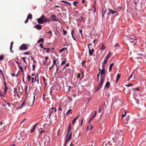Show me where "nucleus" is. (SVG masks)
<instances>
[{
	"mask_svg": "<svg viewBox=\"0 0 146 146\" xmlns=\"http://www.w3.org/2000/svg\"><path fill=\"white\" fill-rule=\"evenodd\" d=\"M31 78V77L30 76V75H29L27 77V79L28 80V81L29 82L30 81V80Z\"/></svg>",
	"mask_w": 146,
	"mask_h": 146,
	"instance_id": "c9c22d12",
	"label": "nucleus"
},
{
	"mask_svg": "<svg viewBox=\"0 0 146 146\" xmlns=\"http://www.w3.org/2000/svg\"><path fill=\"white\" fill-rule=\"evenodd\" d=\"M24 54H26V55H28V54H30V53H29V52H25L24 53Z\"/></svg>",
	"mask_w": 146,
	"mask_h": 146,
	"instance_id": "13d9d810",
	"label": "nucleus"
},
{
	"mask_svg": "<svg viewBox=\"0 0 146 146\" xmlns=\"http://www.w3.org/2000/svg\"><path fill=\"white\" fill-rule=\"evenodd\" d=\"M72 110L71 109H69L67 112L66 114V115H67L69 114H71L72 113Z\"/></svg>",
	"mask_w": 146,
	"mask_h": 146,
	"instance_id": "412c9836",
	"label": "nucleus"
},
{
	"mask_svg": "<svg viewBox=\"0 0 146 146\" xmlns=\"http://www.w3.org/2000/svg\"><path fill=\"white\" fill-rule=\"evenodd\" d=\"M36 77H35V78L34 77L32 78V83H33L34 82H35L36 81Z\"/></svg>",
	"mask_w": 146,
	"mask_h": 146,
	"instance_id": "473e14b6",
	"label": "nucleus"
},
{
	"mask_svg": "<svg viewBox=\"0 0 146 146\" xmlns=\"http://www.w3.org/2000/svg\"><path fill=\"white\" fill-rule=\"evenodd\" d=\"M44 42L43 38H41L40 40H39L38 41V42Z\"/></svg>",
	"mask_w": 146,
	"mask_h": 146,
	"instance_id": "2f4dec72",
	"label": "nucleus"
},
{
	"mask_svg": "<svg viewBox=\"0 0 146 146\" xmlns=\"http://www.w3.org/2000/svg\"><path fill=\"white\" fill-rule=\"evenodd\" d=\"M137 39V38L134 36H131L128 38V40L131 42H133L135 40Z\"/></svg>",
	"mask_w": 146,
	"mask_h": 146,
	"instance_id": "423d86ee",
	"label": "nucleus"
},
{
	"mask_svg": "<svg viewBox=\"0 0 146 146\" xmlns=\"http://www.w3.org/2000/svg\"><path fill=\"white\" fill-rule=\"evenodd\" d=\"M61 2H63L65 3H68L70 5V3H69L66 1L62 0V1H61Z\"/></svg>",
	"mask_w": 146,
	"mask_h": 146,
	"instance_id": "72a5a7b5",
	"label": "nucleus"
},
{
	"mask_svg": "<svg viewBox=\"0 0 146 146\" xmlns=\"http://www.w3.org/2000/svg\"><path fill=\"white\" fill-rule=\"evenodd\" d=\"M0 73L2 75L3 74V73L2 70H0Z\"/></svg>",
	"mask_w": 146,
	"mask_h": 146,
	"instance_id": "774afa93",
	"label": "nucleus"
},
{
	"mask_svg": "<svg viewBox=\"0 0 146 146\" xmlns=\"http://www.w3.org/2000/svg\"><path fill=\"white\" fill-rule=\"evenodd\" d=\"M133 85V84H127V85H126V86L127 87H129L131 86H132Z\"/></svg>",
	"mask_w": 146,
	"mask_h": 146,
	"instance_id": "5fc2aeb1",
	"label": "nucleus"
},
{
	"mask_svg": "<svg viewBox=\"0 0 146 146\" xmlns=\"http://www.w3.org/2000/svg\"><path fill=\"white\" fill-rule=\"evenodd\" d=\"M97 113V111H94V112L92 114V118L91 119H93L94 118L96 114Z\"/></svg>",
	"mask_w": 146,
	"mask_h": 146,
	"instance_id": "4468645a",
	"label": "nucleus"
},
{
	"mask_svg": "<svg viewBox=\"0 0 146 146\" xmlns=\"http://www.w3.org/2000/svg\"><path fill=\"white\" fill-rule=\"evenodd\" d=\"M86 62V60H85L84 61H83V62H82V66H84V64H85V62Z\"/></svg>",
	"mask_w": 146,
	"mask_h": 146,
	"instance_id": "4d7b16f0",
	"label": "nucleus"
},
{
	"mask_svg": "<svg viewBox=\"0 0 146 146\" xmlns=\"http://www.w3.org/2000/svg\"><path fill=\"white\" fill-rule=\"evenodd\" d=\"M107 62L106 61L104 60V62L102 63V67H105V64H106Z\"/></svg>",
	"mask_w": 146,
	"mask_h": 146,
	"instance_id": "a878e982",
	"label": "nucleus"
},
{
	"mask_svg": "<svg viewBox=\"0 0 146 146\" xmlns=\"http://www.w3.org/2000/svg\"><path fill=\"white\" fill-rule=\"evenodd\" d=\"M104 106L103 104L101 105L100 106L99 110H98V112L100 113L103 110L104 108Z\"/></svg>",
	"mask_w": 146,
	"mask_h": 146,
	"instance_id": "9b49d317",
	"label": "nucleus"
},
{
	"mask_svg": "<svg viewBox=\"0 0 146 146\" xmlns=\"http://www.w3.org/2000/svg\"><path fill=\"white\" fill-rule=\"evenodd\" d=\"M36 28L38 30H40L42 28L41 26L39 24L36 25Z\"/></svg>",
	"mask_w": 146,
	"mask_h": 146,
	"instance_id": "dca6fc26",
	"label": "nucleus"
},
{
	"mask_svg": "<svg viewBox=\"0 0 146 146\" xmlns=\"http://www.w3.org/2000/svg\"><path fill=\"white\" fill-rule=\"evenodd\" d=\"M30 102V101L29 100L27 99V106H31V104Z\"/></svg>",
	"mask_w": 146,
	"mask_h": 146,
	"instance_id": "b1692460",
	"label": "nucleus"
},
{
	"mask_svg": "<svg viewBox=\"0 0 146 146\" xmlns=\"http://www.w3.org/2000/svg\"><path fill=\"white\" fill-rule=\"evenodd\" d=\"M124 114H123L122 115V117H123L125 116L126 113H127V110H124Z\"/></svg>",
	"mask_w": 146,
	"mask_h": 146,
	"instance_id": "7c9ffc66",
	"label": "nucleus"
},
{
	"mask_svg": "<svg viewBox=\"0 0 146 146\" xmlns=\"http://www.w3.org/2000/svg\"><path fill=\"white\" fill-rule=\"evenodd\" d=\"M102 47H101L100 49V50H103L106 48L105 46H104L103 43L102 44Z\"/></svg>",
	"mask_w": 146,
	"mask_h": 146,
	"instance_id": "393cba45",
	"label": "nucleus"
},
{
	"mask_svg": "<svg viewBox=\"0 0 146 146\" xmlns=\"http://www.w3.org/2000/svg\"><path fill=\"white\" fill-rule=\"evenodd\" d=\"M27 46L25 44H22L20 47L19 50H25L27 49Z\"/></svg>",
	"mask_w": 146,
	"mask_h": 146,
	"instance_id": "0eeeda50",
	"label": "nucleus"
},
{
	"mask_svg": "<svg viewBox=\"0 0 146 146\" xmlns=\"http://www.w3.org/2000/svg\"><path fill=\"white\" fill-rule=\"evenodd\" d=\"M74 33V30H72L71 31V34L72 35H73Z\"/></svg>",
	"mask_w": 146,
	"mask_h": 146,
	"instance_id": "8fccbe9b",
	"label": "nucleus"
},
{
	"mask_svg": "<svg viewBox=\"0 0 146 146\" xmlns=\"http://www.w3.org/2000/svg\"><path fill=\"white\" fill-rule=\"evenodd\" d=\"M102 70L101 69H100V73L101 74V77L103 74H105V67H102Z\"/></svg>",
	"mask_w": 146,
	"mask_h": 146,
	"instance_id": "1a4fd4ad",
	"label": "nucleus"
},
{
	"mask_svg": "<svg viewBox=\"0 0 146 146\" xmlns=\"http://www.w3.org/2000/svg\"><path fill=\"white\" fill-rule=\"evenodd\" d=\"M37 84L36 85V89L35 90V93H38L41 91V83L40 81H39L38 80V79L36 80Z\"/></svg>",
	"mask_w": 146,
	"mask_h": 146,
	"instance_id": "f257e3e1",
	"label": "nucleus"
},
{
	"mask_svg": "<svg viewBox=\"0 0 146 146\" xmlns=\"http://www.w3.org/2000/svg\"><path fill=\"white\" fill-rule=\"evenodd\" d=\"M77 3H78V2L77 1H75L73 2V4L75 6L77 7V5H76V4Z\"/></svg>",
	"mask_w": 146,
	"mask_h": 146,
	"instance_id": "c03bdc74",
	"label": "nucleus"
},
{
	"mask_svg": "<svg viewBox=\"0 0 146 146\" xmlns=\"http://www.w3.org/2000/svg\"><path fill=\"white\" fill-rule=\"evenodd\" d=\"M24 105V104H23V103L19 107V108L21 109L22 108V107Z\"/></svg>",
	"mask_w": 146,
	"mask_h": 146,
	"instance_id": "09e8293b",
	"label": "nucleus"
},
{
	"mask_svg": "<svg viewBox=\"0 0 146 146\" xmlns=\"http://www.w3.org/2000/svg\"><path fill=\"white\" fill-rule=\"evenodd\" d=\"M18 67L21 70V71L22 72H23V68L22 66H20L19 65H18Z\"/></svg>",
	"mask_w": 146,
	"mask_h": 146,
	"instance_id": "e433bc0d",
	"label": "nucleus"
},
{
	"mask_svg": "<svg viewBox=\"0 0 146 146\" xmlns=\"http://www.w3.org/2000/svg\"><path fill=\"white\" fill-rule=\"evenodd\" d=\"M64 34L65 35H66L67 31H65L64 30H63Z\"/></svg>",
	"mask_w": 146,
	"mask_h": 146,
	"instance_id": "603ef678",
	"label": "nucleus"
},
{
	"mask_svg": "<svg viewBox=\"0 0 146 146\" xmlns=\"http://www.w3.org/2000/svg\"><path fill=\"white\" fill-rule=\"evenodd\" d=\"M28 20H29V19L28 18H27L26 20L25 21V23H27L28 22Z\"/></svg>",
	"mask_w": 146,
	"mask_h": 146,
	"instance_id": "680f3d73",
	"label": "nucleus"
},
{
	"mask_svg": "<svg viewBox=\"0 0 146 146\" xmlns=\"http://www.w3.org/2000/svg\"><path fill=\"white\" fill-rule=\"evenodd\" d=\"M65 49L67 50V48H62V49L60 50V52H62Z\"/></svg>",
	"mask_w": 146,
	"mask_h": 146,
	"instance_id": "de8ad7c7",
	"label": "nucleus"
},
{
	"mask_svg": "<svg viewBox=\"0 0 146 146\" xmlns=\"http://www.w3.org/2000/svg\"><path fill=\"white\" fill-rule=\"evenodd\" d=\"M50 21V20L49 18V19H46L45 18V19H44V23L47 22H49Z\"/></svg>",
	"mask_w": 146,
	"mask_h": 146,
	"instance_id": "c85d7f7f",
	"label": "nucleus"
},
{
	"mask_svg": "<svg viewBox=\"0 0 146 146\" xmlns=\"http://www.w3.org/2000/svg\"><path fill=\"white\" fill-rule=\"evenodd\" d=\"M44 19H45V17L43 15H42L41 17L37 19V21L38 23L43 24L44 23Z\"/></svg>",
	"mask_w": 146,
	"mask_h": 146,
	"instance_id": "f03ea898",
	"label": "nucleus"
},
{
	"mask_svg": "<svg viewBox=\"0 0 146 146\" xmlns=\"http://www.w3.org/2000/svg\"><path fill=\"white\" fill-rule=\"evenodd\" d=\"M108 10H109V11L110 12V13L111 14H114L115 13H117V12L115 11H113L110 9H109Z\"/></svg>",
	"mask_w": 146,
	"mask_h": 146,
	"instance_id": "f3484780",
	"label": "nucleus"
},
{
	"mask_svg": "<svg viewBox=\"0 0 146 146\" xmlns=\"http://www.w3.org/2000/svg\"><path fill=\"white\" fill-rule=\"evenodd\" d=\"M49 18L50 21H56L58 20V19L56 18V15H52L50 16Z\"/></svg>",
	"mask_w": 146,
	"mask_h": 146,
	"instance_id": "20e7f679",
	"label": "nucleus"
},
{
	"mask_svg": "<svg viewBox=\"0 0 146 146\" xmlns=\"http://www.w3.org/2000/svg\"><path fill=\"white\" fill-rule=\"evenodd\" d=\"M110 83L109 82H107L106 83V84L105 86V87H106L107 88H108L110 86Z\"/></svg>",
	"mask_w": 146,
	"mask_h": 146,
	"instance_id": "cd10ccee",
	"label": "nucleus"
},
{
	"mask_svg": "<svg viewBox=\"0 0 146 146\" xmlns=\"http://www.w3.org/2000/svg\"><path fill=\"white\" fill-rule=\"evenodd\" d=\"M56 117V113H53V112L50 113L49 117V118H51L52 119H54Z\"/></svg>",
	"mask_w": 146,
	"mask_h": 146,
	"instance_id": "6e6552de",
	"label": "nucleus"
},
{
	"mask_svg": "<svg viewBox=\"0 0 146 146\" xmlns=\"http://www.w3.org/2000/svg\"><path fill=\"white\" fill-rule=\"evenodd\" d=\"M114 65L113 63H111L109 66V70L110 72H111V71L112 66Z\"/></svg>",
	"mask_w": 146,
	"mask_h": 146,
	"instance_id": "aec40b11",
	"label": "nucleus"
},
{
	"mask_svg": "<svg viewBox=\"0 0 146 146\" xmlns=\"http://www.w3.org/2000/svg\"><path fill=\"white\" fill-rule=\"evenodd\" d=\"M23 103V104H24L25 106H27V99L25 100Z\"/></svg>",
	"mask_w": 146,
	"mask_h": 146,
	"instance_id": "4c0bfd02",
	"label": "nucleus"
},
{
	"mask_svg": "<svg viewBox=\"0 0 146 146\" xmlns=\"http://www.w3.org/2000/svg\"><path fill=\"white\" fill-rule=\"evenodd\" d=\"M71 125H70L69 126V127L68 130V135L70 131L71 130Z\"/></svg>",
	"mask_w": 146,
	"mask_h": 146,
	"instance_id": "c756f323",
	"label": "nucleus"
},
{
	"mask_svg": "<svg viewBox=\"0 0 146 146\" xmlns=\"http://www.w3.org/2000/svg\"><path fill=\"white\" fill-rule=\"evenodd\" d=\"M37 124V123L36 124L34 125V126H33V127L32 129L30 130V131L31 133H32L33 132H34V130L36 128V126Z\"/></svg>",
	"mask_w": 146,
	"mask_h": 146,
	"instance_id": "2eb2a0df",
	"label": "nucleus"
},
{
	"mask_svg": "<svg viewBox=\"0 0 146 146\" xmlns=\"http://www.w3.org/2000/svg\"><path fill=\"white\" fill-rule=\"evenodd\" d=\"M103 84H102V83H99V86H100V88H101Z\"/></svg>",
	"mask_w": 146,
	"mask_h": 146,
	"instance_id": "864d4df0",
	"label": "nucleus"
},
{
	"mask_svg": "<svg viewBox=\"0 0 146 146\" xmlns=\"http://www.w3.org/2000/svg\"><path fill=\"white\" fill-rule=\"evenodd\" d=\"M100 88V86H98V88H96L95 90L96 92H97L98 91L99 89Z\"/></svg>",
	"mask_w": 146,
	"mask_h": 146,
	"instance_id": "6e6d98bb",
	"label": "nucleus"
},
{
	"mask_svg": "<svg viewBox=\"0 0 146 146\" xmlns=\"http://www.w3.org/2000/svg\"><path fill=\"white\" fill-rule=\"evenodd\" d=\"M4 85L5 86V88H8V87H7V84H6V82L5 81H4Z\"/></svg>",
	"mask_w": 146,
	"mask_h": 146,
	"instance_id": "79ce46f5",
	"label": "nucleus"
},
{
	"mask_svg": "<svg viewBox=\"0 0 146 146\" xmlns=\"http://www.w3.org/2000/svg\"><path fill=\"white\" fill-rule=\"evenodd\" d=\"M80 34H81V35H82V30L81 29H80Z\"/></svg>",
	"mask_w": 146,
	"mask_h": 146,
	"instance_id": "338daca9",
	"label": "nucleus"
},
{
	"mask_svg": "<svg viewBox=\"0 0 146 146\" xmlns=\"http://www.w3.org/2000/svg\"><path fill=\"white\" fill-rule=\"evenodd\" d=\"M3 123L2 122H0V125H1V127H0V129L1 128V129H3L4 127V125H2Z\"/></svg>",
	"mask_w": 146,
	"mask_h": 146,
	"instance_id": "f704fd0d",
	"label": "nucleus"
},
{
	"mask_svg": "<svg viewBox=\"0 0 146 146\" xmlns=\"http://www.w3.org/2000/svg\"><path fill=\"white\" fill-rule=\"evenodd\" d=\"M43 44L42 43H41L39 45H40V47L42 48H43Z\"/></svg>",
	"mask_w": 146,
	"mask_h": 146,
	"instance_id": "bf43d9fd",
	"label": "nucleus"
},
{
	"mask_svg": "<svg viewBox=\"0 0 146 146\" xmlns=\"http://www.w3.org/2000/svg\"><path fill=\"white\" fill-rule=\"evenodd\" d=\"M121 76V75L119 74H118L117 76V80H116V83H117L118 82L119 80V79L120 77Z\"/></svg>",
	"mask_w": 146,
	"mask_h": 146,
	"instance_id": "a211bd4d",
	"label": "nucleus"
},
{
	"mask_svg": "<svg viewBox=\"0 0 146 146\" xmlns=\"http://www.w3.org/2000/svg\"><path fill=\"white\" fill-rule=\"evenodd\" d=\"M72 135V133L71 132L69 133L68 135V133H67V136L66 139L64 144V146H66L67 143L68 142L69 140L71 139Z\"/></svg>",
	"mask_w": 146,
	"mask_h": 146,
	"instance_id": "7ed1b4c3",
	"label": "nucleus"
},
{
	"mask_svg": "<svg viewBox=\"0 0 146 146\" xmlns=\"http://www.w3.org/2000/svg\"><path fill=\"white\" fill-rule=\"evenodd\" d=\"M111 54V52H108V54L107 55L106 57L108 59L110 57Z\"/></svg>",
	"mask_w": 146,
	"mask_h": 146,
	"instance_id": "5701e85b",
	"label": "nucleus"
},
{
	"mask_svg": "<svg viewBox=\"0 0 146 146\" xmlns=\"http://www.w3.org/2000/svg\"><path fill=\"white\" fill-rule=\"evenodd\" d=\"M119 46V44H115V45L114 46L115 47H117Z\"/></svg>",
	"mask_w": 146,
	"mask_h": 146,
	"instance_id": "69168bd1",
	"label": "nucleus"
},
{
	"mask_svg": "<svg viewBox=\"0 0 146 146\" xmlns=\"http://www.w3.org/2000/svg\"><path fill=\"white\" fill-rule=\"evenodd\" d=\"M56 108L52 107L49 110V111L50 113L53 112V113H56L55 112L56 111Z\"/></svg>",
	"mask_w": 146,
	"mask_h": 146,
	"instance_id": "9d476101",
	"label": "nucleus"
},
{
	"mask_svg": "<svg viewBox=\"0 0 146 146\" xmlns=\"http://www.w3.org/2000/svg\"><path fill=\"white\" fill-rule=\"evenodd\" d=\"M76 119H74L73 120L72 122V123H73V124H74V123L75 122Z\"/></svg>",
	"mask_w": 146,
	"mask_h": 146,
	"instance_id": "052dcab7",
	"label": "nucleus"
},
{
	"mask_svg": "<svg viewBox=\"0 0 146 146\" xmlns=\"http://www.w3.org/2000/svg\"><path fill=\"white\" fill-rule=\"evenodd\" d=\"M83 20V18L82 16H80L79 19H78V21L79 22H81L82 20Z\"/></svg>",
	"mask_w": 146,
	"mask_h": 146,
	"instance_id": "58836bf2",
	"label": "nucleus"
},
{
	"mask_svg": "<svg viewBox=\"0 0 146 146\" xmlns=\"http://www.w3.org/2000/svg\"><path fill=\"white\" fill-rule=\"evenodd\" d=\"M105 75H104L103 76H101V81L100 83L103 84L105 80Z\"/></svg>",
	"mask_w": 146,
	"mask_h": 146,
	"instance_id": "f8f14e48",
	"label": "nucleus"
},
{
	"mask_svg": "<svg viewBox=\"0 0 146 146\" xmlns=\"http://www.w3.org/2000/svg\"><path fill=\"white\" fill-rule=\"evenodd\" d=\"M88 49L90 55V56H92V55L93 53L94 52V50L92 49V50H90V47L89 46Z\"/></svg>",
	"mask_w": 146,
	"mask_h": 146,
	"instance_id": "ddd939ff",
	"label": "nucleus"
},
{
	"mask_svg": "<svg viewBox=\"0 0 146 146\" xmlns=\"http://www.w3.org/2000/svg\"><path fill=\"white\" fill-rule=\"evenodd\" d=\"M0 96L1 97H5V95H3L1 93V91L0 90Z\"/></svg>",
	"mask_w": 146,
	"mask_h": 146,
	"instance_id": "a19ab883",
	"label": "nucleus"
},
{
	"mask_svg": "<svg viewBox=\"0 0 146 146\" xmlns=\"http://www.w3.org/2000/svg\"><path fill=\"white\" fill-rule=\"evenodd\" d=\"M62 106L61 104H60V105L58 107V110H59L60 111H62Z\"/></svg>",
	"mask_w": 146,
	"mask_h": 146,
	"instance_id": "ea45409f",
	"label": "nucleus"
},
{
	"mask_svg": "<svg viewBox=\"0 0 146 146\" xmlns=\"http://www.w3.org/2000/svg\"><path fill=\"white\" fill-rule=\"evenodd\" d=\"M27 18L30 19H32V14L30 13L27 16Z\"/></svg>",
	"mask_w": 146,
	"mask_h": 146,
	"instance_id": "4be33fe9",
	"label": "nucleus"
},
{
	"mask_svg": "<svg viewBox=\"0 0 146 146\" xmlns=\"http://www.w3.org/2000/svg\"><path fill=\"white\" fill-rule=\"evenodd\" d=\"M66 62V59H65L64 61H63L62 62V63H61V65H62L63 64H64Z\"/></svg>",
	"mask_w": 146,
	"mask_h": 146,
	"instance_id": "a18cd8bd",
	"label": "nucleus"
},
{
	"mask_svg": "<svg viewBox=\"0 0 146 146\" xmlns=\"http://www.w3.org/2000/svg\"><path fill=\"white\" fill-rule=\"evenodd\" d=\"M135 131L133 130H132L131 132V135L132 136H133V137L135 136Z\"/></svg>",
	"mask_w": 146,
	"mask_h": 146,
	"instance_id": "bb28decb",
	"label": "nucleus"
},
{
	"mask_svg": "<svg viewBox=\"0 0 146 146\" xmlns=\"http://www.w3.org/2000/svg\"><path fill=\"white\" fill-rule=\"evenodd\" d=\"M92 119H90L89 121H88V123L89 124L87 126L86 128L87 130H91L93 128V126L92 125L91 123H90V122L91 121Z\"/></svg>",
	"mask_w": 146,
	"mask_h": 146,
	"instance_id": "39448f33",
	"label": "nucleus"
},
{
	"mask_svg": "<svg viewBox=\"0 0 146 146\" xmlns=\"http://www.w3.org/2000/svg\"><path fill=\"white\" fill-rule=\"evenodd\" d=\"M22 59L23 60V61L25 62V63H26V59L25 57H23L22 58Z\"/></svg>",
	"mask_w": 146,
	"mask_h": 146,
	"instance_id": "3c124183",
	"label": "nucleus"
},
{
	"mask_svg": "<svg viewBox=\"0 0 146 146\" xmlns=\"http://www.w3.org/2000/svg\"><path fill=\"white\" fill-rule=\"evenodd\" d=\"M13 42H11V45H10V51L11 52H13V51L12 50V48H13Z\"/></svg>",
	"mask_w": 146,
	"mask_h": 146,
	"instance_id": "6ab92c4d",
	"label": "nucleus"
},
{
	"mask_svg": "<svg viewBox=\"0 0 146 146\" xmlns=\"http://www.w3.org/2000/svg\"><path fill=\"white\" fill-rule=\"evenodd\" d=\"M56 60L55 59L54 60H53V65H54V64H56V67H57V65H56Z\"/></svg>",
	"mask_w": 146,
	"mask_h": 146,
	"instance_id": "49530a36",
	"label": "nucleus"
},
{
	"mask_svg": "<svg viewBox=\"0 0 146 146\" xmlns=\"http://www.w3.org/2000/svg\"><path fill=\"white\" fill-rule=\"evenodd\" d=\"M135 90H136L138 91H139V88L138 87H136L135 88Z\"/></svg>",
	"mask_w": 146,
	"mask_h": 146,
	"instance_id": "e2e57ef3",
	"label": "nucleus"
},
{
	"mask_svg": "<svg viewBox=\"0 0 146 146\" xmlns=\"http://www.w3.org/2000/svg\"><path fill=\"white\" fill-rule=\"evenodd\" d=\"M132 74H133L132 73V74H131V75L130 76L129 79L127 80V81H128L132 77Z\"/></svg>",
	"mask_w": 146,
	"mask_h": 146,
	"instance_id": "0e129e2a",
	"label": "nucleus"
},
{
	"mask_svg": "<svg viewBox=\"0 0 146 146\" xmlns=\"http://www.w3.org/2000/svg\"><path fill=\"white\" fill-rule=\"evenodd\" d=\"M4 57L3 55H1L0 56V60H2L3 59Z\"/></svg>",
	"mask_w": 146,
	"mask_h": 146,
	"instance_id": "37998d69",
	"label": "nucleus"
}]
</instances>
